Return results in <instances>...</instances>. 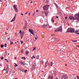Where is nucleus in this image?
Returning a JSON list of instances; mask_svg holds the SVG:
<instances>
[{
  "label": "nucleus",
  "mask_w": 79,
  "mask_h": 79,
  "mask_svg": "<svg viewBox=\"0 0 79 79\" xmlns=\"http://www.w3.org/2000/svg\"><path fill=\"white\" fill-rule=\"evenodd\" d=\"M75 31V30L74 29L70 27V28H69L67 30V32H74V31Z\"/></svg>",
  "instance_id": "1"
},
{
  "label": "nucleus",
  "mask_w": 79,
  "mask_h": 79,
  "mask_svg": "<svg viewBox=\"0 0 79 79\" xmlns=\"http://www.w3.org/2000/svg\"><path fill=\"white\" fill-rule=\"evenodd\" d=\"M49 6H50L49 5H45L43 6V10H48V8H49Z\"/></svg>",
  "instance_id": "2"
},
{
  "label": "nucleus",
  "mask_w": 79,
  "mask_h": 79,
  "mask_svg": "<svg viewBox=\"0 0 79 79\" xmlns=\"http://www.w3.org/2000/svg\"><path fill=\"white\" fill-rule=\"evenodd\" d=\"M75 18L78 21H79V13L78 14H76L75 16Z\"/></svg>",
  "instance_id": "3"
},
{
  "label": "nucleus",
  "mask_w": 79,
  "mask_h": 79,
  "mask_svg": "<svg viewBox=\"0 0 79 79\" xmlns=\"http://www.w3.org/2000/svg\"><path fill=\"white\" fill-rule=\"evenodd\" d=\"M36 66V64H35V63L34 62L33 63V64L31 67V68L32 69H35V66Z\"/></svg>",
  "instance_id": "4"
},
{
  "label": "nucleus",
  "mask_w": 79,
  "mask_h": 79,
  "mask_svg": "<svg viewBox=\"0 0 79 79\" xmlns=\"http://www.w3.org/2000/svg\"><path fill=\"white\" fill-rule=\"evenodd\" d=\"M61 29H62L61 27H60L58 29V30H56L55 31V32H59V31H61Z\"/></svg>",
  "instance_id": "5"
},
{
  "label": "nucleus",
  "mask_w": 79,
  "mask_h": 79,
  "mask_svg": "<svg viewBox=\"0 0 79 79\" xmlns=\"http://www.w3.org/2000/svg\"><path fill=\"white\" fill-rule=\"evenodd\" d=\"M43 27L45 29H47V30H48V25H44L43 26Z\"/></svg>",
  "instance_id": "6"
},
{
  "label": "nucleus",
  "mask_w": 79,
  "mask_h": 79,
  "mask_svg": "<svg viewBox=\"0 0 79 79\" xmlns=\"http://www.w3.org/2000/svg\"><path fill=\"white\" fill-rule=\"evenodd\" d=\"M67 76L66 75H63L62 77V79H67Z\"/></svg>",
  "instance_id": "7"
},
{
  "label": "nucleus",
  "mask_w": 79,
  "mask_h": 79,
  "mask_svg": "<svg viewBox=\"0 0 79 79\" xmlns=\"http://www.w3.org/2000/svg\"><path fill=\"white\" fill-rule=\"evenodd\" d=\"M69 18L70 19V20H73H73H75V19L73 16L69 17Z\"/></svg>",
  "instance_id": "8"
},
{
  "label": "nucleus",
  "mask_w": 79,
  "mask_h": 79,
  "mask_svg": "<svg viewBox=\"0 0 79 79\" xmlns=\"http://www.w3.org/2000/svg\"><path fill=\"white\" fill-rule=\"evenodd\" d=\"M14 6L15 9V11L16 12H18V8H17V7H16V5H15Z\"/></svg>",
  "instance_id": "9"
},
{
  "label": "nucleus",
  "mask_w": 79,
  "mask_h": 79,
  "mask_svg": "<svg viewBox=\"0 0 79 79\" xmlns=\"http://www.w3.org/2000/svg\"><path fill=\"white\" fill-rule=\"evenodd\" d=\"M29 31L31 32V34H32V35H34V33H33V30L29 29Z\"/></svg>",
  "instance_id": "10"
},
{
  "label": "nucleus",
  "mask_w": 79,
  "mask_h": 79,
  "mask_svg": "<svg viewBox=\"0 0 79 79\" xmlns=\"http://www.w3.org/2000/svg\"><path fill=\"white\" fill-rule=\"evenodd\" d=\"M48 79H53V75H50L48 77Z\"/></svg>",
  "instance_id": "11"
},
{
  "label": "nucleus",
  "mask_w": 79,
  "mask_h": 79,
  "mask_svg": "<svg viewBox=\"0 0 79 79\" xmlns=\"http://www.w3.org/2000/svg\"><path fill=\"white\" fill-rule=\"evenodd\" d=\"M52 27V26L51 25H49V27H48V30H51V28Z\"/></svg>",
  "instance_id": "12"
},
{
  "label": "nucleus",
  "mask_w": 79,
  "mask_h": 79,
  "mask_svg": "<svg viewBox=\"0 0 79 79\" xmlns=\"http://www.w3.org/2000/svg\"><path fill=\"white\" fill-rule=\"evenodd\" d=\"M15 19L16 18L15 17H14L13 19L11 21V23L13 22V21H15Z\"/></svg>",
  "instance_id": "13"
},
{
  "label": "nucleus",
  "mask_w": 79,
  "mask_h": 79,
  "mask_svg": "<svg viewBox=\"0 0 79 79\" xmlns=\"http://www.w3.org/2000/svg\"><path fill=\"white\" fill-rule=\"evenodd\" d=\"M44 2L45 3H48L49 2V0H44Z\"/></svg>",
  "instance_id": "14"
},
{
  "label": "nucleus",
  "mask_w": 79,
  "mask_h": 79,
  "mask_svg": "<svg viewBox=\"0 0 79 79\" xmlns=\"http://www.w3.org/2000/svg\"><path fill=\"white\" fill-rule=\"evenodd\" d=\"M42 12L43 13H44V11H42ZM44 13H45V15L46 16H47V15H48V12H44Z\"/></svg>",
  "instance_id": "15"
},
{
  "label": "nucleus",
  "mask_w": 79,
  "mask_h": 79,
  "mask_svg": "<svg viewBox=\"0 0 79 79\" xmlns=\"http://www.w3.org/2000/svg\"><path fill=\"white\" fill-rule=\"evenodd\" d=\"M51 20L52 23H54V22H55V20H54V19H53V18H52Z\"/></svg>",
  "instance_id": "16"
},
{
  "label": "nucleus",
  "mask_w": 79,
  "mask_h": 79,
  "mask_svg": "<svg viewBox=\"0 0 79 79\" xmlns=\"http://www.w3.org/2000/svg\"><path fill=\"white\" fill-rule=\"evenodd\" d=\"M78 31H76L75 32V33L76 34H78L79 35V33L78 32Z\"/></svg>",
  "instance_id": "17"
},
{
  "label": "nucleus",
  "mask_w": 79,
  "mask_h": 79,
  "mask_svg": "<svg viewBox=\"0 0 79 79\" xmlns=\"http://www.w3.org/2000/svg\"><path fill=\"white\" fill-rule=\"evenodd\" d=\"M29 51H28L27 50L26 52V54H27H27H29Z\"/></svg>",
  "instance_id": "18"
},
{
  "label": "nucleus",
  "mask_w": 79,
  "mask_h": 79,
  "mask_svg": "<svg viewBox=\"0 0 79 79\" xmlns=\"http://www.w3.org/2000/svg\"><path fill=\"white\" fill-rule=\"evenodd\" d=\"M19 70H20V71H22L23 72V68H19Z\"/></svg>",
  "instance_id": "19"
},
{
  "label": "nucleus",
  "mask_w": 79,
  "mask_h": 79,
  "mask_svg": "<svg viewBox=\"0 0 79 79\" xmlns=\"http://www.w3.org/2000/svg\"><path fill=\"white\" fill-rule=\"evenodd\" d=\"M53 64V62H51L50 65L51 66H52Z\"/></svg>",
  "instance_id": "20"
},
{
  "label": "nucleus",
  "mask_w": 79,
  "mask_h": 79,
  "mask_svg": "<svg viewBox=\"0 0 79 79\" xmlns=\"http://www.w3.org/2000/svg\"><path fill=\"white\" fill-rule=\"evenodd\" d=\"M41 64H42V65H44V60H42L41 61Z\"/></svg>",
  "instance_id": "21"
},
{
  "label": "nucleus",
  "mask_w": 79,
  "mask_h": 79,
  "mask_svg": "<svg viewBox=\"0 0 79 79\" xmlns=\"http://www.w3.org/2000/svg\"><path fill=\"white\" fill-rule=\"evenodd\" d=\"M26 27H27V25H25V26H24L23 28V29H25L26 28Z\"/></svg>",
  "instance_id": "22"
},
{
  "label": "nucleus",
  "mask_w": 79,
  "mask_h": 79,
  "mask_svg": "<svg viewBox=\"0 0 79 79\" xmlns=\"http://www.w3.org/2000/svg\"><path fill=\"white\" fill-rule=\"evenodd\" d=\"M55 5L56 7V8H58V5L56 4V3H55Z\"/></svg>",
  "instance_id": "23"
},
{
  "label": "nucleus",
  "mask_w": 79,
  "mask_h": 79,
  "mask_svg": "<svg viewBox=\"0 0 79 79\" xmlns=\"http://www.w3.org/2000/svg\"><path fill=\"white\" fill-rule=\"evenodd\" d=\"M36 58H37V59H39V56H37Z\"/></svg>",
  "instance_id": "24"
},
{
  "label": "nucleus",
  "mask_w": 79,
  "mask_h": 79,
  "mask_svg": "<svg viewBox=\"0 0 79 79\" xmlns=\"http://www.w3.org/2000/svg\"><path fill=\"white\" fill-rule=\"evenodd\" d=\"M23 35H20V36H21V39H23Z\"/></svg>",
  "instance_id": "25"
},
{
  "label": "nucleus",
  "mask_w": 79,
  "mask_h": 79,
  "mask_svg": "<svg viewBox=\"0 0 79 79\" xmlns=\"http://www.w3.org/2000/svg\"><path fill=\"white\" fill-rule=\"evenodd\" d=\"M21 64H23V65H25V64H24V62H22L21 63Z\"/></svg>",
  "instance_id": "26"
},
{
  "label": "nucleus",
  "mask_w": 79,
  "mask_h": 79,
  "mask_svg": "<svg viewBox=\"0 0 79 79\" xmlns=\"http://www.w3.org/2000/svg\"><path fill=\"white\" fill-rule=\"evenodd\" d=\"M21 34H24V31H22L21 33Z\"/></svg>",
  "instance_id": "27"
},
{
  "label": "nucleus",
  "mask_w": 79,
  "mask_h": 79,
  "mask_svg": "<svg viewBox=\"0 0 79 79\" xmlns=\"http://www.w3.org/2000/svg\"><path fill=\"white\" fill-rule=\"evenodd\" d=\"M3 47H4V46L3 45H1V48H3Z\"/></svg>",
  "instance_id": "28"
},
{
  "label": "nucleus",
  "mask_w": 79,
  "mask_h": 79,
  "mask_svg": "<svg viewBox=\"0 0 79 79\" xmlns=\"http://www.w3.org/2000/svg\"><path fill=\"white\" fill-rule=\"evenodd\" d=\"M4 45H5L4 47H7V45L6 44H4Z\"/></svg>",
  "instance_id": "29"
},
{
  "label": "nucleus",
  "mask_w": 79,
  "mask_h": 79,
  "mask_svg": "<svg viewBox=\"0 0 79 79\" xmlns=\"http://www.w3.org/2000/svg\"><path fill=\"white\" fill-rule=\"evenodd\" d=\"M55 40H58V39L55 38Z\"/></svg>",
  "instance_id": "30"
},
{
  "label": "nucleus",
  "mask_w": 79,
  "mask_h": 79,
  "mask_svg": "<svg viewBox=\"0 0 79 79\" xmlns=\"http://www.w3.org/2000/svg\"><path fill=\"white\" fill-rule=\"evenodd\" d=\"M10 45H12V44H13V42H11V41H10Z\"/></svg>",
  "instance_id": "31"
},
{
  "label": "nucleus",
  "mask_w": 79,
  "mask_h": 79,
  "mask_svg": "<svg viewBox=\"0 0 79 79\" xmlns=\"http://www.w3.org/2000/svg\"><path fill=\"white\" fill-rule=\"evenodd\" d=\"M72 41L73 42H77V40H76L73 41V40H72Z\"/></svg>",
  "instance_id": "32"
},
{
  "label": "nucleus",
  "mask_w": 79,
  "mask_h": 79,
  "mask_svg": "<svg viewBox=\"0 0 79 79\" xmlns=\"http://www.w3.org/2000/svg\"><path fill=\"white\" fill-rule=\"evenodd\" d=\"M17 66H18V64H16V63H15V67H17Z\"/></svg>",
  "instance_id": "33"
},
{
  "label": "nucleus",
  "mask_w": 79,
  "mask_h": 79,
  "mask_svg": "<svg viewBox=\"0 0 79 79\" xmlns=\"http://www.w3.org/2000/svg\"><path fill=\"white\" fill-rule=\"evenodd\" d=\"M47 63H48V61L47 60L46 62L45 65H47Z\"/></svg>",
  "instance_id": "34"
},
{
  "label": "nucleus",
  "mask_w": 79,
  "mask_h": 79,
  "mask_svg": "<svg viewBox=\"0 0 79 79\" xmlns=\"http://www.w3.org/2000/svg\"><path fill=\"white\" fill-rule=\"evenodd\" d=\"M35 50V47H34L33 49V50Z\"/></svg>",
  "instance_id": "35"
},
{
  "label": "nucleus",
  "mask_w": 79,
  "mask_h": 79,
  "mask_svg": "<svg viewBox=\"0 0 79 79\" xmlns=\"http://www.w3.org/2000/svg\"><path fill=\"white\" fill-rule=\"evenodd\" d=\"M8 71H9L8 70H6V73H7V74H8Z\"/></svg>",
  "instance_id": "36"
},
{
  "label": "nucleus",
  "mask_w": 79,
  "mask_h": 79,
  "mask_svg": "<svg viewBox=\"0 0 79 79\" xmlns=\"http://www.w3.org/2000/svg\"><path fill=\"white\" fill-rule=\"evenodd\" d=\"M6 71H9V68L6 69Z\"/></svg>",
  "instance_id": "37"
},
{
  "label": "nucleus",
  "mask_w": 79,
  "mask_h": 79,
  "mask_svg": "<svg viewBox=\"0 0 79 79\" xmlns=\"http://www.w3.org/2000/svg\"><path fill=\"white\" fill-rule=\"evenodd\" d=\"M6 68H9V65L7 66Z\"/></svg>",
  "instance_id": "38"
},
{
  "label": "nucleus",
  "mask_w": 79,
  "mask_h": 79,
  "mask_svg": "<svg viewBox=\"0 0 79 79\" xmlns=\"http://www.w3.org/2000/svg\"><path fill=\"white\" fill-rule=\"evenodd\" d=\"M77 79H79V76H77Z\"/></svg>",
  "instance_id": "39"
},
{
  "label": "nucleus",
  "mask_w": 79,
  "mask_h": 79,
  "mask_svg": "<svg viewBox=\"0 0 79 79\" xmlns=\"http://www.w3.org/2000/svg\"><path fill=\"white\" fill-rule=\"evenodd\" d=\"M22 44H23V41H20Z\"/></svg>",
  "instance_id": "40"
},
{
  "label": "nucleus",
  "mask_w": 79,
  "mask_h": 79,
  "mask_svg": "<svg viewBox=\"0 0 79 79\" xmlns=\"http://www.w3.org/2000/svg\"><path fill=\"white\" fill-rule=\"evenodd\" d=\"M65 18L66 19H68V17H65Z\"/></svg>",
  "instance_id": "41"
},
{
  "label": "nucleus",
  "mask_w": 79,
  "mask_h": 79,
  "mask_svg": "<svg viewBox=\"0 0 79 79\" xmlns=\"http://www.w3.org/2000/svg\"><path fill=\"white\" fill-rule=\"evenodd\" d=\"M37 39H38V37H35V40H37Z\"/></svg>",
  "instance_id": "42"
},
{
  "label": "nucleus",
  "mask_w": 79,
  "mask_h": 79,
  "mask_svg": "<svg viewBox=\"0 0 79 79\" xmlns=\"http://www.w3.org/2000/svg\"><path fill=\"white\" fill-rule=\"evenodd\" d=\"M57 24H58L57 23H55V26H56V25H57Z\"/></svg>",
  "instance_id": "43"
},
{
  "label": "nucleus",
  "mask_w": 79,
  "mask_h": 79,
  "mask_svg": "<svg viewBox=\"0 0 79 79\" xmlns=\"http://www.w3.org/2000/svg\"><path fill=\"white\" fill-rule=\"evenodd\" d=\"M1 60H3V57H2V58H1Z\"/></svg>",
  "instance_id": "44"
},
{
  "label": "nucleus",
  "mask_w": 79,
  "mask_h": 79,
  "mask_svg": "<svg viewBox=\"0 0 79 79\" xmlns=\"http://www.w3.org/2000/svg\"><path fill=\"white\" fill-rule=\"evenodd\" d=\"M32 57H33V58H35V57L34 56H33Z\"/></svg>",
  "instance_id": "45"
},
{
  "label": "nucleus",
  "mask_w": 79,
  "mask_h": 79,
  "mask_svg": "<svg viewBox=\"0 0 79 79\" xmlns=\"http://www.w3.org/2000/svg\"><path fill=\"white\" fill-rule=\"evenodd\" d=\"M21 52V53H23V50H22Z\"/></svg>",
  "instance_id": "46"
},
{
  "label": "nucleus",
  "mask_w": 79,
  "mask_h": 79,
  "mask_svg": "<svg viewBox=\"0 0 79 79\" xmlns=\"http://www.w3.org/2000/svg\"><path fill=\"white\" fill-rule=\"evenodd\" d=\"M8 40H10V38H8Z\"/></svg>",
  "instance_id": "47"
},
{
  "label": "nucleus",
  "mask_w": 79,
  "mask_h": 79,
  "mask_svg": "<svg viewBox=\"0 0 79 79\" xmlns=\"http://www.w3.org/2000/svg\"><path fill=\"white\" fill-rule=\"evenodd\" d=\"M28 13V12H27L26 13H25V15H27V13Z\"/></svg>",
  "instance_id": "48"
},
{
  "label": "nucleus",
  "mask_w": 79,
  "mask_h": 79,
  "mask_svg": "<svg viewBox=\"0 0 79 79\" xmlns=\"http://www.w3.org/2000/svg\"><path fill=\"white\" fill-rule=\"evenodd\" d=\"M22 32L21 31H19V33H20L21 34V33Z\"/></svg>",
  "instance_id": "49"
},
{
  "label": "nucleus",
  "mask_w": 79,
  "mask_h": 79,
  "mask_svg": "<svg viewBox=\"0 0 79 79\" xmlns=\"http://www.w3.org/2000/svg\"><path fill=\"white\" fill-rule=\"evenodd\" d=\"M27 70H25V73H26L27 72Z\"/></svg>",
  "instance_id": "50"
},
{
  "label": "nucleus",
  "mask_w": 79,
  "mask_h": 79,
  "mask_svg": "<svg viewBox=\"0 0 79 79\" xmlns=\"http://www.w3.org/2000/svg\"><path fill=\"white\" fill-rule=\"evenodd\" d=\"M46 65V66H45V67L46 68L47 66V65Z\"/></svg>",
  "instance_id": "51"
},
{
  "label": "nucleus",
  "mask_w": 79,
  "mask_h": 79,
  "mask_svg": "<svg viewBox=\"0 0 79 79\" xmlns=\"http://www.w3.org/2000/svg\"><path fill=\"white\" fill-rule=\"evenodd\" d=\"M36 12L37 13V12H38V10H36Z\"/></svg>",
  "instance_id": "52"
},
{
  "label": "nucleus",
  "mask_w": 79,
  "mask_h": 79,
  "mask_svg": "<svg viewBox=\"0 0 79 79\" xmlns=\"http://www.w3.org/2000/svg\"><path fill=\"white\" fill-rule=\"evenodd\" d=\"M16 14L15 15V16L14 17H15V18H16Z\"/></svg>",
  "instance_id": "53"
},
{
  "label": "nucleus",
  "mask_w": 79,
  "mask_h": 79,
  "mask_svg": "<svg viewBox=\"0 0 79 79\" xmlns=\"http://www.w3.org/2000/svg\"><path fill=\"white\" fill-rule=\"evenodd\" d=\"M14 58H15V60H16V57H14Z\"/></svg>",
  "instance_id": "54"
},
{
  "label": "nucleus",
  "mask_w": 79,
  "mask_h": 79,
  "mask_svg": "<svg viewBox=\"0 0 79 79\" xmlns=\"http://www.w3.org/2000/svg\"><path fill=\"white\" fill-rule=\"evenodd\" d=\"M34 15H35V13L33 14V16H34Z\"/></svg>",
  "instance_id": "55"
},
{
  "label": "nucleus",
  "mask_w": 79,
  "mask_h": 79,
  "mask_svg": "<svg viewBox=\"0 0 79 79\" xmlns=\"http://www.w3.org/2000/svg\"><path fill=\"white\" fill-rule=\"evenodd\" d=\"M54 35L53 34H51V36H53V35Z\"/></svg>",
  "instance_id": "56"
},
{
  "label": "nucleus",
  "mask_w": 79,
  "mask_h": 79,
  "mask_svg": "<svg viewBox=\"0 0 79 79\" xmlns=\"http://www.w3.org/2000/svg\"><path fill=\"white\" fill-rule=\"evenodd\" d=\"M32 2H33L32 1H31V3H32Z\"/></svg>",
  "instance_id": "57"
},
{
  "label": "nucleus",
  "mask_w": 79,
  "mask_h": 79,
  "mask_svg": "<svg viewBox=\"0 0 79 79\" xmlns=\"http://www.w3.org/2000/svg\"><path fill=\"white\" fill-rule=\"evenodd\" d=\"M56 18H58L59 17H58V16H56Z\"/></svg>",
  "instance_id": "58"
},
{
  "label": "nucleus",
  "mask_w": 79,
  "mask_h": 79,
  "mask_svg": "<svg viewBox=\"0 0 79 79\" xmlns=\"http://www.w3.org/2000/svg\"><path fill=\"white\" fill-rule=\"evenodd\" d=\"M7 63H8L9 61H8V60H7Z\"/></svg>",
  "instance_id": "59"
},
{
  "label": "nucleus",
  "mask_w": 79,
  "mask_h": 79,
  "mask_svg": "<svg viewBox=\"0 0 79 79\" xmlns=\"http://www.w3.org/2000/svg\"><path fill=\"white\" fill-rule=\"evenodd\" d=\"M0 2H2V0H0Z\"/></svg>",
  "instance_id": "60"
},
{
  "label": "nucleus",
  "mask_w": 79,
  "mask_h": 79,
  "mask_svg": "<svg viewBox=\"0 0 79 79\" xmlns=\"http://www.w3.org/2000/svg\"><path fill=\"white\" fill-rule=\"evenodd\" d=\"M21 15H22V16L23 15V14H21Z\"/></svg>",
  "instance_id": "61"
},
{
  "label": "nucleus",
  "mask_w": 79,
  "mask_h": 79,
  "mask_svg": "<svg viewBox=\"0 0 79 79\" xmlns=\"http://www.w3.org/2000/svg\"><path fill=\"white\" fill-rule=\"evenodd\" d=\"M26 64V65H28L27 64Z\"/></svg>",
  "instance_id": "62"
},
{
  "label": "nucleus",
  "mask_w": 79,
  "mask_h": 79,
  "mask_svg": "<svg viewBox=\"0 0 79 79\" xmlns=\"http://www.w3.org/2000/svg\"><path fill=\"white\" fill-rule=\"evenodd\" d=\"M5 60H7V59H5Z\"/></svg>",
  "instance_id": "63"
},
{
  "label": "nucleus",
  "mask_w": 79,
  "mask_h": 79,
  "mask_svg": "<svg viewBox=\"0 0 79 79\" xmlns=\"http://www.w3.org/2000/svg\"><path fill=\"white\" fill-rule=\"evenodd\" d=\"M77 47H79V45H78V46H77Z\"/></svg>",
  "instance_id": "64"
}]
</instances>
